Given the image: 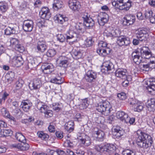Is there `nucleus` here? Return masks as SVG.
Here are the masks:
<instances>
[{
	"label": "nucleus",
	"instance_id": "nucleus-1",
	"mask_svg": "<svg viewBox=\"0 0 155 155\" xmlns=\"http://www.w3.org/2000/svg\"><path fill=\"white\" fill-rule=\"evenodd\" d=\"M133 61L137 64L145 61V58H148L151 56L150 51L147 47H143L135 50L132 53Z\"/></svg>",
	"mask_w": 155,
	"mask_h": 155
},
{
	"label": "nucleus",
	"instance_id": "nucleus-2",
	"mask_svg": "<svg viewBox=\"0 0 155 155\" xmlns=\"http://www.w3.org/2000/svg\"><path fill=\"white\" fill-rule=\"evenodd\" d=\"M136 137L138 146L144 148L146 149L150 147L153 142L150 136L140 130L137 131Z\"/></svg>",
	"mask_w": 155,
	"mask_h": 155
},
{
	"label": "nucleus",
	"instance_id": "nucleus-3",
	"mask_svg": "<svg viewBox=\"0 0 155 155\" xmlns=\"http://www.w3.org/2000/svg\"><path fill=\"white\" fill-rule=\"evenodd\" d=\"M96 110L105 116H107L111 110L110 103L107 101H103L98 104Z\"/></svg>",
	"mask_w": 155,
	"mask_h": 155
},
{
	"label": "nucleus",
	"instance_id": "nucleus-4",
	"mask_svg": "<svg viewBox=\"0 0 155 155\" xmlns=\"http://www.w3.org/2000/svg\"><path fill=\"white\" fill-rule=\"evenodd\" d=\"M95 149L98 151L107 153L109 154L113 153L116 149V147L113 144H107L103 145H97Z\"/></svg>",
	"mask_w": 155,
	"mask_h": 155
},
{
	"label": "nucleus",
	"instance_id": "nucleus-5",
	"mask_svg": "<svg viewBox=\"0 0 155 155\" xmlns=\"http://www.w3.org/2000/svg\"><path fill=\"white\" fill-rule=\"evenodd\" d=\"M120 33L118 28L109 26L106 28L104 35L107 37H117L120 36Z\"/></svg>",
	"mask_w": 155,
	"mask_h": 155
},
{
	"label": "nucleus",
	"instance_id": "nucleus-6",
	"mask_svg": "<svg viewBox=\"0 0 155 155\" xmlns=\"http://www.w3.org/2000/svg\"><path fill=\"white\" fill-rule=\"evenodd\" d=\"M137 37L139 40L134 39L133 43L134 45H138L139 43V41H142L145 40L146 37L148 36L147 31L144 29H138L136 33Z\"/></svg>",
	"mask_w": 155,
	"mask_h": 155
},
{
	"label": "nucleus",
	"instance_id": "nucleus-7",
	"mask_svg": "<svg viewBox=\"0 0 155 155\" xmlns=\"http://www.w3.org/2000/svg\"><path fill=\"white\" fill-rule=\"evenodd\" d=\"M45 78L44 76H39L38 78L34 79L29 84V87L30 89L32 90L39 89L41 85V79H44Z\"/></svg>",
	"mask_w": 155,
	"mask_h": 155
},
{
	"label": "nucleus",
	"instance_id": "nucleus-8",
	"mask_svg": "<svg viewBox=\"0 0 155 155\" xmlns=\"http://www.w3.org/2000/svg\"><path fill=\"white\" fill-rule=\"evenodd\" d=\"M92 136L97 140L102 141L104 137V133L98 128L95 127L92 129Z\"/></svg>",
	"mask_w": 155,
	"mask_h": 155
},
{
	"label": "nucleus",
	"instance_id": "nucleus-9",
	"mask_svg": "<svg viewBox=\"0 0 155 155\" xmlns=\"http://www.w3.org/2000/svg\"><path fill=\"white\" fill-rule=\"evenodd\" d=\"M82 18L84 20V25L89 28H91L94 25V21L90 17V15L87 13L83 14Z\"/></svg>",
	"mask_w": 155,
	"mask_h": 155
},
{
	"label": "nucleus",
	"instance_id": "nucleus-10",
	"mask_svg": "<svg viewBox=\"0 0 155 155\" xmlns=\"http://www.w3.org/2000/svg\"><path fill=\"white\" fill-rule=\"evenodd\" d=\"M10 46L14 48L20 52H22L24 50V47L19 44V41L16 38H10Z\"/></svg>",
	"mask_w": 155,
	"mask_h": 155
},
{
	"label": "nucleus",
	"instance_id": "nucleus-11",
	"mask_svg": "<svg viewBox=\"0 0 155 155\" xmlns=\"http://www.w3.org/2000/svg\"><path fill=\"white\" fill-rule=\"evenodd\" d=\"M135 17L132 15H126L122 20V24L124 26H129L132 25L135 22Z\"/></svg>",
	"mask_w": 155,
	"mask_h": 155
},
{
	"label": "nucleus",
	"instance_id": "nucleus-12",
	"mask_svg": "<svg viewBox=\"0 0 155 155\" xmlns=\"http://www.w3.org/2000/svg\"><path fill=\"white\" fill-rule=\"evenodd\" d=\"M114 65L110 61H107L103 63V65L101 69V71L104 73H108L112 72L114 70Z\"/></svg>",
	"mask_w": 155,
	"mask_h": 155
},
{
	"label": "nucleus",
	"instance_id": "nucleus-13",
	"mask_svg": "<svg viewBox=\"0 0 155 155\" xmlns=\"http://www.w3.org/2000/svg\"><path fill=\"white\" fill-rule=\"evenodd\" d=\"M97 73L92 70L88 71L84 75V78L86 81L91 82H93L97 78Z\"/></svg>",
	"mask_w": 155,
	"mask_h": 155
},
{
	"label": "nucleus",
	"instance_id": "nucleus-14",
	"mask_svg": "<svg viewBox=\"0 0 155 155\" xmlns=\"http://www.w3.org/2000/svg\"><path fill=\"white\" fill-rule=\"evenodd\" d=\"M66 39L67 41L72 39V42H75L77 41V38L79 37V35L74 32L73 31L69 30L66 34Z\"/></svg>",
	"mask_w": 155,
	"mask_h": 155
},
{
	"label": "nucleus",
	"instance_id": "nucleus-15",
	"mask_svg": "<svg viewBox=\"0 0 155 155\" xmlns=\"http://www.w3.org/2000/svg\"><path fill=\"white\" fill-rule=\"evenodd\" d=\"M108 15L105 12H101L98 15V21L101 26L104 25L108 20Z\"/></svg>",
	"mask_w": 155,
	"mask_h": 155
},
{
	"label": "nucleus",
	"instance_id": "nucleus-16",
	"mask_svg": "<svg viewBox=\"0 0 155 155\" xmlns=\"http://www.w3.org/2000/svg\"><path fill=\"white\" fill-rule=\"evenodd\" d=\"M78 136L79 137L78 138L79 140L82 143L84 144L85 146H88L91 143L90 137L84 133L79 134H78Z\"/></svg>",
	"mask_w": 155,
	"mask_h": 155
},
{
	"label": "nucleus",
	"instance_id": "nucleus-17",
	"mask_svg": "<svg viewBox=\"0 0 155 155\" xmlns=\"http://www.w3.org/2000/svg\"><path fill=\"white\" fill-rule=\"evenodd\" d=\"M33 26V21L30 20H25L23 22L22 28L24 31L30 32L32 30Z\"/></svg>",
	"mask_w": 155,
	"mask_h": 155
},
{
	"label": "nucleus",
	"instance_id": "nucleus-18",
	"mask_svg": "<svg viewBox=\"0 0 155 155\" xmlns=\"http://www.w3.org/2000/svg\"><path fill=\"white\" fill-rule=\"evenodd\" d=\"M124 133V130L119 126H114L112 128V135L117 138L122 136Z\"/></svg>",
	"mask_w": 155,
	"mask_h": 155
},
{
	"label": "nucleus",
	"instance_id": "nucleus-19",
	"mask_svg": "<svg viewBox=\"0 0 155 155\" xmlns=\"http://www.w3.org/2000/svg\"><path fill=\"white\" fill-rule=\"evenodd\" d=\"M41 69L44 74H51L54 70V66L51 64H45L43 65Z\"/></svg>",
	"mask_w": 155,
	"mask_h": 155
},
{
	"label": "nucleus",
	"instance_id": "nucleus-20",
	"mask_svg": "<svg viewBox=\"0 0 155 155\" xmlns=\"http://www.w3.org/2000/svg\"><path fill=\"white\" fill-rule=\"evenodd\" d=\"M35 106L41 113H44L48 109V107L45 104L40 101H37Z\"/></svg>",
	"mask_w": 155,
	"mask_h": 155
},
{
	"label": "nucleus",
	"instance_id": "nucleus-21",
	"mask_svg": "<svg viewBox=\"0 0 155 155\" xmlns=\"http://www.w3.org/2000/svg\"><path fill=\"white\" fill-rule=\"evenodd\" d=\"M130 41L128 38H126L124 36L118 37L117 40V43L119 45L122 46H127L130 43Z\"/></svg>",
	"mask_w": 155,
	"mask_h": 155
},
{
	"label": "nucleus",
	"instance_id": "nucleus-22",
	"mask_svg": "<svg viewBox=\"0 0 155 155\" xmlns=\"http://www.w3.org/2000/svg\"><path fill=\"white\" fill-rule=\"evenodd\" d=\"M32 106V102L29 100H25L22 101L20 107L25 112H27Z\"/></svg>",
	"mask_w": 155,
	"mask_h": 155
},
{
	"label": "nucleus",
	"instance_id": "nucleus-23",
	"mask_svg": "<svg viewBox=\"0 0 155 155\" xmlns=\"http://www.w3.org/2000/svg\"><path fill=\"white\" fill-rule=\"evenodd\" d=\"M68 5L70 8L72 10H77L81 7L80 2L77 0H69Z\"/></svg>",
	"mask_w": 155,
	"mask_h": 155
},
{
	"label": "nucleus",
	"instance_id": "nucleus-24",
	"mask_svg": "<svg viewBox=\"0 0 155 155\" xmlns=\"http://www.w3.org/2000/svg\"><path fill=\"white\" fill-rule=\"evenodd\" d=\"M127 74V70L123 69H119L115 72V74L116 77L122 79H125Z\"/></svg>",
	"mask_w": 155,
	"mask_h": 155
},
{
	"label": "nucleus",
	"instance_id": "nucleus-25",
	"mask_svg": "<svg viewBox=\"0 0 155 155\" xmlns=\"http://www.w3.org/2000/svg\"><path fill=\"white\" fill-rule=\"evenodd\" d=\"M148 110L153 112L155 110V99L151 98L148 100L146 104Z\"/></svg>",
	"mask_w": 155,
	"mask_h": 155
},
{
	"label": "nucleus",
	"instance_id": "nucleus-26",
	"mask_svg": "<svg viewBox=\"0 0 155 155\" xmlns=\"http://www.w3.org/2000/svg\"><path fill=\"white\" fill-rule=\"evenodd\" d=\"M47 47L46 42L43 41H39L38 43L37 48L38 51L43 52L47 49Z\"/></svg>",
	"mask_w": 155,
	"mask_h": 155
},
{
	"label": "nucleus",
	"instance_id": "nucleus-27",
	"mask_svg": "<svg viewBox=\"0 0 155 155\" xmlns=\"http://www.w3.org/2000/svg\"><path fill=\"white\" fill-rule=\"evenodd\" d=\"M97 52L100 56L104 57L110 53V49L108 48H99L97 50Z\"/></svg>",
	"mask_w": 155,
	"mask_h": 155
},
{
	"label": "nucleus",
	"instance_id": "nucleus-28",
	"mask_svg": "<svg viewBox=\"0 0 155 155\" xmlns=\"http://www.w3.org/2000/svg\"><path fill=\"white\" fill-rule=\"evenodd\" d=\"M64 127L66 130L69 133L71 132L74 130V123L73 121H69L65 123Z\"/></svg>",
	"mask_w": 155,
	"mask_h": 155
},
{
	"label": "nucleus",
	"instance_id": "nucleus-29",
	"mask_svg": "<svg viewBox=\"0 0 155 155\" xmlns=\"http://www.w3.org/2000/svg\"><path fill=\"white\" fill-rule=\"evenodd\" d=\"M116 117L122 121H124L128 117V114L125 112L120 111H117L116 113Z\"/></svg>",
	"mask_w": 155,
	"mask_h": 155
},
{
	"label": "nucleus",
	"instance_id": "nucleus-30",
	"mask_svg": "<svg viewBox=\"0 0 155 155\" xmlns=\"http://www.w3.org/2000/svg\"><path fill=\"white\" fill-rule=\"evenodd\" d=\"M83 51L82 50H76L74 49L72 50L71 55L74 59H78L81 58L83 55Z\"/></svg>",
	"mask_w": 155,
	"mask_h": 155
},
{
	"label": "nucleus",
	"instance_id": "nucleus-31",
	"mask_svg": "<svg viewBox=\"0 0 155 155\" xmlns=\"http://www.w3.org/2000/svg\"><path fill=\"white\" fill-rule=\"evenodd\" d=\"M50 10H40L39 15L43 19L48 20L51 16Z\"/></svg>",
	"mask_w": 155,
	"mask_h": 155
},
{
	"label": "nucleus",
	"instance_id": "nucleus-32",
	"mask_svg": "<svg viewBox=\"0 0 155 155\" xmlns=\"http://www.w3.org/2000/svg\"><path fill=\"white\" fill-rule=\"evenodd\" d=\"M13 63L15 66L18 67L22 65L24 63V61L22 57L19 56L14 58L13 61Z\"/></svg>",
	"mask_w": 155,
	"mask_h": 155
},
{
	"label": "nucleus",
	"instance_id": "nucleus-33",
	"mask_svg": "<svg viewBox=\"0 0 155 155\" xmlns=\"http://www.w3.org/2000/svg\"><path fill=\"white\" fill-rule=\"evenodd\" d=\"M63 6V2L59 0H54L53 4V8L54 9L62 8Z\"/></svg>",
	"mask_w": 155,
	"mask_h": 155
},
{
	"label": "nucleus",
	"instance_id": "nucleus-34",
	"mask_svg": "<svg viewBox=\"0 0 155 155\" xmlns=\"http://www.w3.org/2000/svg\"><path fill=\"white\" fill-rule=\"evenodd\" d=\"M12 134V131L10 129H3L0 132V137L11 136Z\"/></svg>",
	"mask_w": 155,
	"mask_h": 155
},
{
	"label": "nucleus",
	"instance_id": "nucleus-35",
	"mask_svg": "<svg viewBox=\"0 0 155 155\" xmlns=\"http://www.w3.org/2000/svg\"><path fill=\"white\" fill-rule=\"evenodd\" d=\"M16 27H8L4 30L5 34L6 35H10L16 33Z\"/></svg>",
	"mask_w": 155,
	"mask_h": 155
},
{
	"label": "nucleus",
	"instance_id": "nucleus-36",
	"mask_svg": "<svg viewBox=\"0 0 155 155\" xmlns=\"http://www.w3.org/2000/svg\"><path fill=\"white\" fill-rule=\"evenodd\" d=\"M144 107L143 103L140 101L135 106H134V110L135 111L140 112L143 110Z\"/></svg>",
	"mask_w": 155,
	"mask_h": 155
},
{
	"label": "nucleus",
	"instance_id": "nucleus-37",
	"mask_svg": "<svg viewBox=\"0 0 155 155\" xmlns=\"http://www.w3.org/2000/svg\"><path fill=\"white\" fill-rule=\"evenodd\" d=\"M15 137L19 141L22 143H25L26 140L25 137L21 133H18L15 135Z\"/></svg>",
	"mask_w": 155,
	"mask_h": 155
},
{
	"label": "nucleus",
	"instance_id": "nucleus-38",
	"mask_svg": "<svg viewBox=\"0 0 155 155\" xmlns=\"http://www.w3.org/2000/svg\"><path fill=\"white\" fill-rule=\"evenodd\" d=\"M63 60H60L59 66L61 67L66 68L68 65V58L65 57H62Z\"/></svg>",
	"mask_w": 155,
	"mask_h": 155
},
{
	"label": "nucleus",
	"instance_id": "nucleus-39",
	"mask_svg": "<svg viewBox=\"0 0 155 155\" xmlns=\"http://www.w3.org/2000/svg\"><path fill=\"white\" fill-rule=\"evenodd\" d=\"M124 3V4L121 5V6L120 5L119 10H129L131 6L130 2H129L128 0Z\"/></svg>",
	"mask_w": 155,
	"mask_h": 155
},
{
	"label": "nucleus",
	"instance_id": "nucleus-40",
	"mask_svg": "<svg viewBox=\"0 0 155 155\" xmlns=\"http://www.w3.org/2000/svg\"><path fill=\"white\" fill-rule=\"evenodd\" d=\"M63 106L62 104L60 103H54L53 104V109L57 112L62 109Z\"/></svg>",
	"mask_w": 155,
	"mask_h": 155
},
{
	"label": "nucleus",
	"instance_id": "nucleus-41",
	"mask_svg": "<svg viewBox=\"0 0 155 155\" xmlns=\"http://www.w3.org/2000/svg\"><path fill=\"white\" fill-rule=\"evenodd\" d=\"M37 134L38 137L42 140H47L49 137L48 135L42 131L38 132Z\"/></svg>",
	"mask_w": 155,
	"mask_h": 155
},
{
	"label": "nucleus",
	"instance_id": "nucleus-42",
	"mask_svg": "<svg viewBox=\"0 0 155 155\" xmlns=\"http://www.w3.org/2000/svg\"><path fill=\"white\" fill-rule=\"evenodd\" d=\"M50 154L51 155H64L65 152L62 150H56V151L50 150Z\"/></svg>",
	"mask_w": 155,
	"mask_h": 155
},
{
	"label": "nucleus",
	"instance_id": "nucleus-43",
	"mask_svg": "<svg viewBox=\"0 0 155 155\" xmlns=\"http://www.w3.org/2000/svg\"><path fill=\"white\" fill-rule=\"evenodd\" d=\"M63 79L62 78L60 77H58L52 78L50 81L53 83L60 84L63 82Z\"/></svg>",
	"mask_w": 155,
	"mask_h": 155
},
{
	"label": "nucleus",
	"instance_id": "nucleus-44",
	"mask_svg": "<svg viewBox=\"0 0 155 155\" xmlns=\"http://www.w3.org/2000/svg\"><path fill=\"white\" fill-rule=\"evenodd\" d=\"M88 104L87 99L85 98L82 100L81 104L80 105V108L81 110L86 109Z\"/></svg>",
	"mask_w": 155,
	"mask_h": 155
},
{
	"label": "nucleus",
	"instance_id": "nucleus-45",
	"mask_svg": "<svg viewBox=\"0 0 155 155\" xmlns=\"http://www.w3.org/2000/svg\"><path fill=\"white\" fill-rule=\"evenodd\" d=\"M94 41L92 39L89 37L87 38L84 41V45L86 47H90L92 46L93 43Z\"/></svg>",
	"mask_w": 155,
	"mask_h": 155
},
{
	"label": "nucleus",
	"instance_id": "nucleus-46",
	"mask_svg": "<svg viewBox=\"0 0 155 155\" xmlns=\"http://www.w3.org/2000/svg\"><path fill=\"white\" fill-rule=\"evenodd\" d=\"M57 18L58 19L57 22L61 24H63L64 22L68 20L67 18L64 17V15L60 14L58 15V17H57Z\"/></svg>",
	"mask_w": 155,
	"mask_h": 155
},
{
	"label": "nucleus",
	"instance_id": "nucleus-47",
	"mask_svg": "<svg viewBox=\"0 0 155 155\" xmlns=\"http://www.w3.org/2000/svg\"><path fill=\"white\" fill-rule=\"evenodd\" d=\"M141 66H142L141 68L142 69L145 71H148L149 70V68H154L155 66L151 65V64H150L148 62L147 64H141Z\"/></svg>",
	"mask_w": 155,
	"mask_h": 155
},
{
	"label": "nucleus",
	"instance_id": "nucleus-48",
	"mask_svg": "<svg viewBox=\"0 0 155 155\" xmlns=\"http://www.w3.org/2000/svg\"><path fill=\"white\" fill-rule=\"evenodd\" d=\"M150 54L151 56L148 58H145V61L144 62H148L150 64H151V65L154 64L153 66L155 67V57L152 56L151 52L150 51Z\"/></svg>",
	"mask_w": 155,
	"mask_h": 155
},
{
	"label": "nucleus",
	"instance_id": "nucleus-49",
	"mask_svg": "<svg viewBox=\"0 0 155 155\" xmlns=\"http://www.w3.org/2000/svg\"><path fill=\"white\" fill-rule=\"evenodd\" d=\"M123 155H135V152L134 150L129 149L125 150L122 152Z\"/></svg>",
	"mask_w": 155,
	"mask_h": 155
},
{
	"label": "nucleus",
	"instance_id": "nucleus-50",
	"mask_svg": "<svg viewBox=\"0 0 155 155\" xmlns=\"http://www.w3.org/2000/svg\"><path fill=\"white\" fill-rule=\"evenodd\" d=\"M56 53V52L54 49L51 48L48 50L46 55L48 57H51L55 55Z\"/></svg>",
	"mask_w": 155,
	"mask_h": 155
},
{
	"label": "nucleus",
	"instance_id": "nucleus-51",
	"mask_svg": "<svg viewBox=\"0 0 155 155\" xmlns=\"http://www.w3.org/2000/svg\"><path fill=\"white\" fill-rule=\"evenodd\" d=\"M146 89L152 95L155 94V86L153 87L152 85H147Z\"/></svg>",
	"mask_w": 155,
	"mask_h": 155
},
{
	"label": "nucleus",
	"instance_id": "nucleus-52",
	"mask_svg": "<svg viewBox=\"0 0 155 155\" xmlns=\"http://www.w3.org/2000/svg\"><path fill=\"white\" fill-rule=\"evenodd\" d=\"M139 101L133 98L129 99L128 103L130 105H132L133 107H134L139 102Z\"/></svg>",
	"mask_w": 155,
	"mask_h": 155
},
{
	"label": "nucleus",
	"instance_id": "nucleus-53",
	"mask_svg": "<svg viewBox=\"0 0 155 155\" xmlns=\"http://www.w3.org/2000/svg\"><path fill=\"white\" fill-rule=\"evenodd\" d=\"M57 37L58 41L61 43L64 42L66 40V38L63 34H58Z\"/></svg>",
	"mask_w": 155,
	"mask_h": 155
},
{
	"label": "nucleus",
	"instance_id": "nucleus-54",
	"mask_svg": "<svg viewBox=\"0 0 155 155\" xmlns=\"http://www.w3.org/2000/svg\"><path fill=\"white\" fill-rule=\"evenodd\" d=\"M29 147V146L28 143H22L20 145V149L22 150H28Z\"/></svg>",
	"mask_w": 155,
	"mask_h": 155
},
{
	"label": "nucleus",
	"instance_id": "nucleus-55",
	"mask_svg": "<svg viewBox=\"0 0 155 155\" xmlns=\"http://www.w3.org/2000/svg\"><path fill=\"white\" fill-rule=\"evenodd\" d=\"M1 111L2 115L5 117L7 118L10 114L8 111L5 108H3L1 109Z\"/></svg>",
	"mask_w": 155,
	"mask_h": 155
},
{
	"label": "nucleus",
	"instance_id": "nucleus-56",
	"mask_svg": "<svg viewBox=\"0 0 155 155\" xmlns=\"http://www.w3.org/2000/svg\"><path fill=\"white\" fill-rule=\"evenodd\" d=\"M64 146L65 147L70 148H72L74 146V144L73 142H71L69 140H67L64 143Z\"/></svg>",
	"mask_w": 155,
	"mask_h": 155
},
{
	"label": "nucleus",
	"instance_id": "nucleus-57",
	"mask_svg": "<svg viewBox=\"0 0 155 155\" xmlns=\"http://www.w3.org/2000/svg\"><path fill=\"white\" fill-rule=\"evenodd\" d=\"M135 118L134 117L129 118L128 117L125 120V122L126 123H129L130 124H134L135 121Z\"/></svg>",
	"mask_w": 155,
	"mask_h": 155
},
{
	"label": "nucleus",
	"instance_id": "nucleus-58",
	"mask_svg": "<svg viewBox=\"0 0 155 155\" xmlns=\"http://www.w3.org/2000/svg\"><path fill=\"white\" fill-rule=\"evenodd\" d=\"M8 8L7 4L5 2H0V10L5 9Z\"/></svg>",
	"mask_w": 155,
	"mask_h": 155
},
{
	"label": "nucleus",
	"instance_id": "nucleus-59",
	"mask_svg": "<svg viewBox=\"0 0 155 155\" xmlns=\"http://www.w3.org/2000/svg\"><path fill=\"white\" fill-rule=\"evenodd\" d=\"M7 127V124L3 120H0V132Z\"/></svg>",
	"mask_w": 155,
	"mask_h": 155
},
{
	"label": "nucleus",
	"instance_id": "nucleus-60",
	"mask_svg": "<svg viewBox=\"0 0 155 155\" xmlns=\"http://www.w3.org/2000/svg\"><path fill=\"white\" fill-rule=\"evenodd\" d=\"M117 96L121 100H124L126 97L125 93L123 92L118 93L117 95Z\"/></svg>",
	"mask_w": 155,
	"mask_h": 155
},
{
	"label": "nucleus",
	"instance_id": "nucleus-61",
	"mask_svg": "<svg viewBox=\"0 0 155 155\" xmlns=\"http://www.w3.org/2000/svg\"><path fill=\"white\" fill-rule=\"evenodd\" d=\"M45 114V117L49 118L51 117L53 115V112L52 111L47 109V110L44 113Z\"/></svg>",
	"mask_w": 155,
	"mask_h": 155
},
{
	"label": "nucleus",
	"instance_id": "nucleus-62",
	"mask_svg": "<svg viewBox=\"0 0 155 155\" xmlns=\"http://www.w3.org/2000/svg\"><path fill=\"white\" fill-rule=\"evenodd\" d=\"M153 12L152 10H146L145 15L147 18H149L152 16Z\"/></svg>",
	"mask_w": 155,
	"mask_h": 155
},
{
	"label": "nucleus",
	"instance_id": "nucleus-63",
	"mask_svg": "<svg viewBox=\"0 0 155 155\" xmlns=\"http://www.w3.org/2000/svg\"><path fill=\"white\" fill-rule=\"evenodd\" d=\"M107 44L106 42L103 41H101L98 44V46L99 48L102 47L103 48H105L107 47Z\"/></svg>",
	"mask_w": 155,
	"mask_h": 155
},
{
	"label": "nucleus",
	"instance_id": "nucleus-64",
	"mask_svg": "<svg viewBox=\"0 0 155 155\" xmlns=\"http://www.w3.org/2000/svg\"><path fill=\"white\" fill-rule=\"evenodd\" d=\"M8 94L6 92H4L3 94L0 95V100L4 101L7 98Z\"/></svg>",
	"mask_w": 155,
	"mask_h": 155
}]
</instances>
